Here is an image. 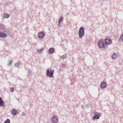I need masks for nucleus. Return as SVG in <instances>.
<instances>
[{
	"mask_svg": "<svg viewBox=\"0 0 123 123\" xmlns=\"http://www.w3.org/2000/svg\"><path fill=\"white\" fill-rule=\"evenodd\" d=\"M54 70L51 68L48 69L46 71V75L49 78L53 77V74Z\"/></svg>",
	"mask_w": 123,
	"mask_h": 123,
	"instance_id": "1",
	"label": "nucleus"
},
{
	"mask_svg": "<svg viewBox=\"0 0 123 123\" xmlns=\"http://www.w3.org/2000/svg\"><path fill=\"white\" fill-rule=\"evenodd\" d=\"M79 37L81 38L85 34V29L83 27H81L79 29L78 31Z\"/></svg>",
	"mask_w": 123,
	"mask_h": 123,
	"instance_id": "2",
	"label": "nucleus"
},
{
	"mask_svg": "<svg viewBox=\"0 0 123 123\" xmlns=\"http://www.w3.org/2000/svg\"><path fill=\"white\" fill-rule=\"evenodd\" d=\"M98 47L100 48L103 47L105 49L107 48V45L105 44L104 41L101 40L99 41L98 42Z\"/></svg>",
	"mask_w": 123,
	"mask_h": 123,
	"instance_id": "3",
	"label": "nucleus"
},
{
	"mask_svg": "<svg viewBox=\"0 0 123 123\" xmlns=\"http://www.w3.org/2000/svg\"><path fill=\"white\" fill-rule=\"evenodd\" d=\"M102 115L101 113H98L95 112H94V115L92 119L95 120L96 119H98Z\"/></svg>",
	"mask_w": 123,
	"mask_h": 123,
	"instance_id": "4",
	"label": "nucleus"
},
{
	"mask_svg": "<svg viewBox=\"0 0 123 123\" xmlns=\"http://www.w3.org/2000/svg\"><path fill=\"white\" fill-rule=\"evenodd\" d=\"M51 121L53 123H57L58 121V119L57 117L55 116L52 117Z\"/></svg>",
	"mask_w": 123,
	"mask_h": 123,
	"instance_id": "5",
	"label": "nucleus"
},
{
	"mask_svg": "<svg viewBox=\"0 0 123 123\" xmlns=\"http://www.w3.org/2000/svg\"><path fill=\"white\" fill-rule=\"evenodd\" d=\"M44 33L43 31L40 32L38 34V37L41 38H43L44 37Z\"/></svg>",
	"mask_w": 123,
	"mask_h": 123,
	"instance_id": "6",
	"label": "nucleus"
},
{
	"mask_svg": "<svg viewBox=\"0 0 123 123\" xmlns=\"http://www.w3.org/2000/svg\"><path fill=\"white\" fill-rule=\"evenodd\" d=\"M7 35L2 32H0V37L4 38L7 37Z\"/></svg>",
	"mask_w": 123,
	"mask_h": 123,
	"instance_id": "7",
	"label": "nucleus"
},
{
	"mask_svg": "<svg viewBox=\"0 0 123 123\" xmlns=\"http://www.w3.org/2000/svg\"><path fill=\"white\" fill-rule=\"evenodd\" d=\"M105 43L106 44H110L112 42L111 40L110 39L106 38L105 41Z\"/></svg>",
	"mask_w": 123,
	"mask_h": 123,
	"instance_id": "8",
	"label": "nucleus"
},
{
	"mask_svg": "<svg viewBox=\"0 0 123 123\" xmlns=\"http://www.w3.org/2000/svg\"><path fill=\"white\" fill-rule=\"evenodd\" d=\"M107 85L106 83L104 81L101 82L100 85V86L102 88H104Z\"/></svg>",
	"mask_w": 123,
	"mask_h": 123,
	"instance_id": "9",
	"label": "nucleus"
},
{
	"mask_svg": "<svg viewBox=\"0 0 123 123\" xmlns=\"http://www.w3.org/2000/svg\"><path fill=\"white\" fill-rule=\"evenodd\" d=\"M63 20V17L62 16H61L60 17V18L59 19V20L58 21V26L59 27H60V26L61 23L62 22Z\"/></svg>",
	"mask_w": 123,
	"mask_h": 123,
	"instance_id": "10",
	"label": "nucleus"
},
{
	"mask_svg": "<svg viewBox=\"0 0 123 123\" xmlns=\"http://www.w3.org/2000/svg\"><path fill=\"white\" fill-rule=\"evenodd\" d=\"M11 112L13 115H15L17 114V111L15 109H13L11 111Z\"/></svg>",
	"mask_w": 123,
	"mask_h": 123,
	"instance_id": "11",
	"label": "nucleus"
},
{
	"mask_svg": "<svg viewBox=\"0 0 123 123\" xmlns=\"http://www.w3.org/2000/svg\"><path fill=\"white\" fill-rule=\"evenodd\" d=\"M67 67L66 65L65 64H62L60 65V69L62 70L64 69Z\"/></svg>",
	"mask_w": 123,
	"mask_h": 123,
	"instance_id": "12",
	"label": "nucleus"
},
{
	"mask_svg": "<svg viewBox=\"0 0 123 123\" xmlns=\"http://www.w3.org/2000/svg\"><path fill=\"white\" fill-rule=\"evenodd\" d=\"M118 57V55L117 54L115 53H113L112 55V57L113 59H115L117 58Z\"/></svg>",
	"mask_w": 123,
	"mask_h": 123,
	"instance_id": "13",
	"label": "nucleus"
},
{
	"mask_svg": "<svg viewBox=\"0 0 123 123\" xmlns=\"http://www.w3.org/2000/svg\"><path fill=\"white\" fill-rule=\"evenodd\" d=\"M55 50L53 48H50L49 49V52L50 53H53Z\"/></svg>",
	"mask_w": 123,
	"mask_h": 123,
	"instance_id": "14",
	"label": "nucleus"
},
{
	"mask_svg": "<svg viewBox=\"0 0 123 123\" xmlns=\"http://www.w3.org/2000/svg\"><path fill=\"white\" fill-rule=\"evenodd\" d=\"M9 15L7 13H4L3 14V17L5 18H8L9 17Z\"/></svg>",
	"mask_w": 123,
	"mask_h": 123,
	"instance_id": "15",
	"label": "nucleus"
},
{
	"mask_svg": "<svg viewBox=\"0 0 123 123\" xmlns=\"http://www.w3.org/2000/svg\"><path fill=\"white\" fill-rule=\"evenodd\" d=\"M0 104L5 105L3 99L0 97Z\"/></svg>",
	"mask_w": 123,
	"mask_h": 123,
	"instance_id": "16",
	"label": "nucleus"
},
{
	"mask_svg": "<svg viewBox=\"0 0 123 123\" xmlns=\"http://www.w3.org/2000/svg\"><path fill=\"white\" fill-rule=\"evenodd\" d=\"M20 63L19 62L15 64V66L16 68H18L19 66Z\"/></svg>",
	"mask_w": 123,
	"mask_h": 123,
	"instance_id": "17",
	"label": "nucleus"
},
{
	"mask_svg": "<svg viewBox=\"0 0 123 123\" xmlns=\"http://www.w3.org/2000/svg\"><path fill=\"white\" fill-rule=\"evenodd\" d=\"M43 50V49L42 48L39 49H38L37 50V51L39 53H41Z\"/></svg>",
	"mask_w": 123,
	"mask_h": 123,
	"instance_id": "18",
	"label": "nucleus"
},
{
	"mask_svg": "<svg viewBox=\"0 0 123 123\" xmlns=\"http://www.w3.org/2000/svg\"><path fill=\"white\" fill-rule=\"evenodd\" d=\"M4 123H10V120L9 119H7L5 121Z\"/></svg>",
	"mask_w": 123,
	"mask_h": 123,
	"instance_id": "19",
	"label": "nucleus"
},
{
	"mask_svg": "<svg viewBox=\"0 0 123 123\" xmlns=\"http://www.w3.org/2000/svg\"><path fill=\"white\" fill-rule=\"evenodd\" d=\"M66 57H67L66 55L65 54L64 55H62L61 56V58L62 59H64L66 58Z\"/></svg>",
	"mask_w": 123,
	"mask_h": 123,
	"instance_id": "20",
	"label": "nucleus"
},
{
	"mask_svg": "<svg viewBox=\"0 0 123 123\" xmlns=\"http://www.w3.org/2000/svg\"><path fill=\"white\" fill-rule=\"evenodd\" d=\"M14 90V88L12 87H11L10 88V91L11 92H13Z\"/></svg>",
	"mask_w": 123,
	"mask_h": 123,
	"instance_id": "21",
	"label": "nucleus"
},
{
	"mask_svg": "<svg viewBox=\"0 0 123 123\" xmlns=\"http://www.w3.org/2000/svg\"><path fill=\"white\" fill-rule=\"evenodd\" d=\"M31 69H30L28 71V75L29 76H31Z\"/></svg>",
	"mask_w": 123,
	"mask_h": 123,
	"instance_id": "22",
	"label": "nucleus"
},
{
	"mask_svg": "<svg viewBox=\"0 0 123 123\" xmlns=\"http://www.w3.org/2000/svg\"><path fill=\"white\" fill-rule=\"evenodd\" d=\"M0 28L1 29H3L4 26L2 25L1 24L0 25Z\"/></svg>",
	"mask_w": 123,
	"mask_h": 123,
	"instance_id": "23",
	"label": "nucleus"
},
{
	"mask_svg": "<svg viewBox=\"0 0 123 123\" xmlns=\"http://www.w3.org/2000/svg\"><path fill=\"white\" fill-rule=\"evenodd\" d=\"M120 39H122V41H123V34L121 36Z\"/></svg>",
	"mask_w": 123,
	"mask_h": 123,
	"instance_id": "24",
	"label": "nucleus"
},
{
	"mask_svg": "<svg viewBox=\"0 0 123 123\" xmlns=\"http://www.w3.org/2000/svg\"><path fill=\"white\" fill-rule=\"evenodd\" d=\"M12 63V61H11L9 62V63L7 65L8 66H10L11 65Z\"/></svg>",
	"mask_w": 123,
	"mask_h": 123,
	"instance_id": "25",
	"label": "nucleus"
},
{
	"mask_svg": "<svg viewBox=\"0 0 123 123\" xmlns=\"http://www.w3.org/2000/svg\"><path fill=\"white\" fill-rule=\"evenodd\" d=\"M22 115L23 116H24L25 115V114L24 113V112H23L22 114Z\"/></svg>",
	"mask_w": 123,
	"mask_h": 123,
	"instance_id": "26",
	"label": "nucleus"
},
{
	"mask_svg": "<svg viewBox=\"0 0 123 123\" xmlns=\"http://www.w3.org/2000/svg\"><path fill=\"white\" fill-rule=\"evenodd\" d=\"M5 106V105H0V107L1 106Z\"/></svg>",
	"mask_w": 123,
	"mask_h": 123,
	"instance_id": "27",
	"label": "nucleus"
},
{
	"mask_svg": "<svg viewBox=\"0 0 123 123\" xmlns=\"http://www.w3.org/2000/svg\"><path fill=\"white\" fill-rule=\"evenodd\" d=\"M84 58H83V60H84Z\"/></svg>",
	"mask_w": 123,
	"mask_h": 123,
	"instance_id": "28",
	"label": "nucleus"
}]
</instances>
